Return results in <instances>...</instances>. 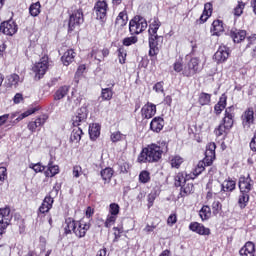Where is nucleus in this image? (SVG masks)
Wrapping results in <instances>:
<instances>
[{
  "label": "nucleus",
  "mask_w": 256,
  "mask_h": 256,
  "mask_svg": "<svg viewBox=\"0 0 256 256\" xmlns=\"http://www.w3.org/2000/svg\"><path fill=\"white\" fill-rule=\"evenodd\" d=\"M189 229L194 233H198V235H211V229L204 227L203 224L198 222H192L189 225Z\"/></svg>",
  "instance_id": "6ab92c4d"
},
{
  "label": "nucleus",
  "mask_w": 256,
  "mask_h": 256,
  "mask_svg": "<svg viewBox=\"0 0 256 256\" xmlns=\"http://www.w3.org/2000/svg\"><path fill=\"white\" fill-rule=\"evenodd\" d=\"M1 221H11V209L9 207L0 208Z\"/></svg>",
  "instance_id": "58836bf2"
},
{
  "label": "nucleus",
  "mask_w": 256,
  "mask_h": 256,
  "mask_svg": "<svg viewBox=\"0 0 256 256\" xmlns=\"http://www.w3.org/2000/svg\"><path fill=\"white\" fill-rule=\"evenodd\" d=\"M124 137L125 136L121 132L117 131L111 134V141L117 143L118 141H123Z\"/></svg>",
  "instance_id": "864d4df0"
},
{
  "label": "nucleus",
  "mask_w": 256,
  "mask_h": 256,
  "mask_svg": "<svg viewBox=\"0 0 256 256\" xmlns=\"http://www.w3.org/2000/svg\"><path fill=\"white\" fill-rule=\"evenodd\" d=\"M223 121H224L223 125L226 126L227 130L233 127V118H224Z\"/></svg>",
  "instance_id": "774afa93"
},
{
  "label": "nucleus",
  "mask_w": 256,
  "mask_h": 256,
  "mask_svg": "<svg viewBox=\"0 0 256 256\" xmlns=\"http://www.w3.org/2000/svg\"><path fill=\"white\" fill-rule=\"evenodd\" d=\"M225 107H227V96H225V94H223L218 103L214 106V111L216 113V115H221V113L223 112V109H225Z\"/></svg>",
  "instance_id": "b1692460"
},
{
  "label": "nucleus",
  "mask_w": 256,
  "mask_h": 256,
  "mask_svg": "<svg viewBox=\"0 0 256 256\" xmlns=\"http://www.w3.org/2000/svg\"><path fill=\"white\" fill-rule=\"evenodd\" d=\"M54 201L55 200L53 199V197H51V195L46 196L41 206L39 207L40 213H49V211H51V209L53 208Z\"/></svg>",
  "instance_id": "aec40b11"
},
{
  "label": "nucleus",
  "mask_w": 256,
  "mask_h": 256,
  "mask_svg": "<svg viewBox=\"0 0 256 256\" xmlns=\"http://www.w3.org/2000/svg\"><path fill=\"white\" fill-rule=\"evenodd\" d=\"M247 44L246 49L256 47V34H252L246 38Z\"/></svg>",
  "instance_id": "49530a36"
},
{
  "label": "nucleus",
  "mask_w": 256,
  "mask_h": 256,
  "mask_svg": "<svg viewBox=\"0 0 256 256\" xmlns=\"http://www.w3.org/2000/svg\"><path fill=\"white\" fill-rule=\"evenodd\" d=\"M198 103L202 106L209 105L211 103V94L205 92L200 93Z\"/></svg>",
  "instance_id": "ea45409f"
},
{
  "label": "nucleus",
  "mask_w": 256,
  "mask_h": 256,
  "mask_svg": "<svg viewBox=\"0 0 256 256\" xmlns=\"http://www.w3.org/2000/svg\"><path fill=\"white\" fill-rule=\"evenodd\" d=\"M224 31H225V28H223V21L215 20L212 23V29H211L212 35H216L217 37H219V35H221V33H223Z\"/></svg>",
  "instance_id": "393cba45"
},
{
  "label": "nucleus",
  "mask_w": 256,
  "mask_h": 256,
  "mask_svg": "<svg viewBox=\"0 0 256 256\" xmlns=\"http://www.w3.org/2000/svg\"><path fill=\"white\" fill-rule=\"evenodd\" d=\"M200 63L201 61L197 57L191 58L189 61H187L184 64L183 76L193 77V75H197V73L200 71Z\"/></svg>",
  "instance_id": "423d86ee"
},
{
  "label": "nucleus",
  "mask_w": 256,
  "mask_h": 256,
  "mask_svg": "<svg viewBox=\"0 0 256 256\" xmlns=\"http://www.w3.org/2000/svg\"><path fill=\"white\" fill-rule=\"evenodd\" d=\"M49 69V57L44 56L40 59L38 63H36L32 71L36 74V77L38 79H41L45 73H47V70Z\"/></svg>",
  "instance_id": "6e6552de"
},
{
  "label": "nucleus",
  "mask_w": 256,
  "mask_h": 256,
  "mask_svg": "<svg viewBox=\"0 0 256 256\" xmlns=\"http://www.w3.org/2000/svg\"><path fill=\"white\" fill-rule=\"evenodd\" d=\"M137 41V36L127 37L123 39V45H125V47H130V45H135Z\"/></svg>",
  "instance_id": "de8ad7c7"
},
{
  "label": "nucleus",
  "mask_w": 256,
  "mask_h": 256,
  "mask_svg": "<svg viewBox=\"0 0 256 256\" xmlns=\"http://www.w3.org/2000/svg\"><path fill=\"white\" fill-rule=\"evenodd\" d=\"M248 203H249V192H240L238 204L241 207V209H245Z\"/></svg>",
  "instance_id": "e433bc0d"
},
{
  "label": "nucleus",
  "mask_w": 256,
  "mask_h": 256,
  "mask_svg": "<svg viewBox=\"0 0 256 256\" xmlns=\"http://www.w3.org/2000/svg\"><path fill=\"white\" fill-rule=\"evenodd\" d=\"M241 256H254L255 244L253 242H247L239 251Z\"/></svg>",
  "instance_id": "5701e85b"
},
{
  "label": "nucleus",
  "mask_w": 256,
  "mask_h": 256,
  "mask_svg": "<svg viewBox=\"0 0 256 256\" xmlns=\"http://www.w3.org/2000/svg\"><path fill=\"white\" fill-rule=\"evenodd\" d=\"M159 27H161V21H159V18H154L153 22L149 25V35H157Z\"/></svg>",
  "instance_id": "f704fd0d"
},
{
  "label": "nucleus",
  "mask_w": 256,
  "mask_h": 256,
  "mask_svg": "<svg viewBox=\"0 0 256 256\" xmlns=\"http://www.w3.org/2000/svg\"><path fill=\"white\" fill-rule=\"evenodd\" d=\"M221 187L222 191H229L231 193L235 191V187H237V182H235V180L228 179L222 183Z\"/></svg>",
  "instance_id": "7c9ffc66"
},
{
  "label": "nucleus",
  "mask_w": 256,
  "mask_h": 256,
  "mask_svg": "<svg viewBox=\"0 0 256 256\" xmlns=\"http://www.w3.org/2000/svg\"><path fill=\"white\" fill-rule=\"evenodd\" d=\"M113 168H105L100 172V175L104 181V183H110L111 182V178L113 177Z\"/></svg>",
  "instance_id": "72a5a7b5"
},
{
  "label": "nucleus",
  "mask_w": 256,
  "mask_h": 256,
  "mask_svg": "<svg viewBox=\"0 0 256 256\" xmlns=\"http://www.w3.org/2000/svg\"><path fill=\"white\" fill-rule=\"evenodd\" d=\"M142 117L144 119H151L157 113V106L153 103L145 104L141 109Z\"/></svg>",
  "instance_id": "a211bd4d"
},
{
  "label": "nucleus",
  "mask_w": 256,
  "mask_h": 256,
  "mask_svg": "<svg viewBox=\"0 0 256 256\" xmlns=\"http://www.w3.org/2000/svg\"><path fill=\"white\" fill-rule=\"evenodd\" d=\"M230 37L233 39L234 43H241V41H244L247 37V32L245 30L232 29Z\"/></svg>",
  "instance_id": "4be33fe9"
},
{
  "label": "nucleus",
  "mask_w": 256,
  "mask_h": 256,
  "mask_svg": "<svg viewBox=\"0 0 256 256\" xmlns=\"http://www.w3.org/2000/svg\"><path fill=\"white\" fill-rule=\"evenodd\" d=\"M148 42L149 56L155 57L159 55V47L163 45V36H159L158 34H149Z\"/></svg>",
  "instance_id": "39448f33"
},
{
  "label": "nucleus",
  "mask_w": 256,
  "mask_h": 256,
  "mask_svg": "<svg viewBox=\"0 0 256 256\" xmlns=\"http://www.w3.org/2000/svg\"><path fill=\"white\" fill-rule=\"evenodd\" d=\"M235 108H233V106H230L228 108H226L225 110V117L224 118H229V119H233L234 115H233V111Z\"/></svg>",
  "instance_id": "69168bd1"
},
{
  "label": "nucleus",
  "mask_w": 256,
  "mask_h": 256,
  "mask_svg": "<svg viewBox=\"0 0 256 256\" xmlns=\"http://www.w3.org/2000/svg\"><path fill=\"white\" fill-rule=\"evenodd\" d=\"M83 123H87L86 107H81L80 109H78L75 115L72 117L73 127H79L80 125H83Z\"/></svg>",
  "instance_id": "9d476101"
},
{
  "label": "nucleus",
  "mask_w": 256,
  "mask_h": 256,
  "mask_svg": "<svg viewBox=\"0 0 256 256\" xmlns=\"http://www.w3.org/2000/svg\"><path fill=\"white\" fill-rule=\"evenodd\" d=\"M217 149V145L215 142H211L206 146L205 158L203 162H199L197 165L198 169H202L205 171V165L209 167V165L213 164L215 161V150Z\"/></svg>",
  "instance_id": "7ed1b4c3"
},
{
  "label": "nucleus",
  "mask_w": 256,
  "mask_h": 256,
  "mask_svg": "<svg viewBox=\"0 0 256 256\" xmlns=\"http://www.w3.org/2000/svg\"><path fill=\"white\" fill-rule=\"evenodd\" d=\"M163 127H165V121L161 117H155L152 119L150 123V129L151 131H154L155 133H159L163 130Z\"/></svg>",
  "instance_id": "412c9836"
},
{
  "label": "nucleus",
  "mask_w": 256,
  "mask_h": 256,
  "mask_svg": "<svg viewBox=\"0 0 256 256\" xmlns=\"http://www.w3.org/2000/svg\"><path fill=\"white\" fill-rule=\"evenodd\" d=\"M211 13H213V4L211 3H206L204 5V11L202 15L200 16V21L201 23H205L209 17H211Z\"/></svg>",
  "instance_id": "bb28decb"
},
{
  "label": "nucleus",
  "mask_w": 256,
  "mask_h": 256,
  "mask_svg": "<svg viewBox=\"0 0 256 256\" xmlns=\"http://www.w3.org/2000/svg\"><path fill=\"white\" fill-rule=\"evenodd\" d=\"M29 168L33 169L35 173H43V170L45 169V166H43L41 163H31L29 164Z\"/></svg>",
  "instance_id": "09e8293b"
},
{
  "label": "nucleus",
  "mask_w": 256,
  "mask_h": 256,
  "mask_svg": "<svg viewBox=\"0 0 256 256\" xmlns=\"http://www.w3.org/2000/svg\"><path fill=\"white\" fill-rule=\"evenodd\" d=\"M173 68L176 73H182L183 75V71L185 70V65H183V58L176 60L173 64Z\"/></svg>",
  "instance_id": "c03bdc74"
},
{
  "label": "nucleus",
  "mask_w": 256,
  "mask_h": 256,
  "mask_svg": "<svg viewBox=\"0 0 256 256\" xmlns=\"http://www.w3.org/2000/svg\"><path fill=\"white\" fill-rule=\"evenodd\" d=\"M9 223H11V221L0 220V235H3V233H5V229L9 227Z\"/></svg>",
  "instance_id": "680f3d73"
},
{
  "label": "nucleus",
  "mask_w": 256,
  "mask_h": 256,
  "mask_svg": "<svg viewBox=\"0 0 256 256\" xmlns=\"http://www.w3.org/2000/svg\"><path fill=\"white\" fill-rule=\"evenodd\" d=\"M69 93V86H62L56 90L54 94V101H61Z\"/></svg>",
  "instance_id": "c756f323"
},
{
  "label": "nucleus",
  "mask_w": 256,
  "mask_h": 256,
  "mask_svg": "<svg viewBox=\"0 0 256 256\" xmlns=\"http://www.w3.org/2000/svg\"><path fill=\"white\" fill-rule=\"evenodd\" d=\"M181 163H183V159L181 158V156H174L171 159V166L175 167L176 169H179V167H181Z\"/></svg>",
  "instance_id": "3c124183"
},
{
  "label": "nucleus",
  "mask_w": 256,
  "mask_h": 256,
  "mask_svg": "<svg viewBox=\"0 0 256 256\" xmlns=\"http://www.w3.org/2000/svg\"><path fill=\"white\" fill-rule=\"evenodd\" d=\"M115 221H117V217L111 214L107 217L104 226L109 229L115 223Z\"/></svg>",
  "instance_id": "5fc2aeb1"
},
{
  "label": "nucleus",
  "mask_w": 256,
  "mask_h": 256,
  "mask_svg": "<svg viewBox=\"0 0 256 256\" xmlns=\"http://www.w3.org/2000/svg\"><path fill=\"white\" fill-rule=\"evenodd\" d=\"M127 57V53L125 52V49L119 48L118 49V58H119V63L123 65L125 63V58Z\"/></svg>",
  "instance_id": "6e6d98bb"
},
{
  "label": "nucleus",
  "mask_w": 256,
  "mask_h": 256,
  "mask_svg": "<svg viewBox=\"0 0 256 256\" xmlns=\"http://www.w3.org/2000/svg\"><path fill=\"white\" fill-rule=\"evenodd\" d=\"M151 177L148 171L144 170L139 175V181L141 183H149Z\"/></svg>",
  "instance_id": "8fccbe9b"
},
{
  "label": "nucleus",
  "mask_w": 256,
  "mask_h": 256,
  "mask_svg": "<svg viewBox=\"0 0 256 256\" xmlns=\"http://www.w3.org/2000/svg\"><path fill=\"white\" fill-rule=\"evenodd\" d=\"M245 9V4L243 2H240L235 8H234V15L236 17H241L243 15V10Z\"/></svg>",
  "instance_id": "603ef678"
},
{
  "label": "nucleus",
  "mask_w": 256,
  "mask_h": 256,
  "mask_svg": "<svg viewBox=\"0 0 256 256\" xmlns=\"http://www.w3.org/2000/svg\"><path fill=\"white\" fill-rule=\"evenodd\" d=\"M90 139H97L101 135V126L99 124H92L89 126Z\"/></svg>",
  "instance_id": "2f4dec72"
},
{
  "label": "nucleus",
  "mask_w": 256,
  "mask_h": 256,
  "mask_svg": "<svg viewBox=\"0 0 256 256\" xmlns=\"http://www.w3.org/2000/svg\"><path fill=\"white\" fill-rule=\"evenodd\" d=\"M73 61H75V51H73V49H70L68 51H66L64 53V55L62 56V63L63 65H65L66 67L71 65V63H73Z\"/></svg>",
  "instance_id": "a878e982"
},
{
  "label": "nucleus",
  "mask_w": 256,
  "mask_h": 256,
  "mask_svg": "<svg viewBox=\"0 0 256 256\" xmlns=\"http://www.w3.org/2000/svg\"><path fill=\"white\" fill-rule=\"evenodd\" d=\"M108 9L109 5H107V2L105 0L97 1L94 5V14L96 15V19H98V21L104 22L105 19H107Z\"/></svg>",
  "instance_id": "0eeeda50"
},
{
  "label": "nucleus",
  "mask_w": 256,
  "mask_h": 256,
  "mask_svg": "<svg viewBox=\"0 0 256 256\" xmlns=\"http://www.w3.org/2000/svg\"><path fill=\"white\" fill-rule=\"evenodd\" d=\"M253 179H251V176H241L239 178L238 187L240 189V193H251V190L253 189Z\"/></svg>",
  "instance_id": "f8f14e48"
},
{
  "label": "nucleus",
  "mask_w": 256,
  "mask_h": 256,
  "mask_svg": "<svg viewBox=\"0 0 256 256\" xmlns=\"http://www.w3.org/2000/svg\"><path fill=\"white\" fill-rule=\"evenodd\" d=\"M70 135V141L73 143H79L81 141V135H83V130L80 127L74 126Z\"/></svg>",
  "instance_id": "c85d7f7f"
},
{
  "label": "nucleus",
  "mask_w": 256,
  "mask_h": 256,
  "mask_svg": "<svg viewBox=\"0 0 256 256\" xmlns=\"http://www.w3.org/2000/svg\"><path fill=\"white\" fill-rule=\"evenodd\" d=\"M81 175H83V168H81V166H74L73 167V177H75L76 179H79V177H81Z\"/></svg>",
  "instance_id": "bf43d9fd"
},
{
  "label": "nucleus",
  "mask_w": 256,
  "mask_h": 256,
  "mask_svg": "<svg viewBox=\"0 0 256 256\" xmlns=\"http://www.w3.org/2000/svg\"><path fill=\"white\" fill-rule=\"evenodd\" d=\"M202 221H207L211 217V208L209 206H203L199 211Z\"/></svg>",
  "instance_id": "79ce46f5"
},
{
  "label": "nucleus",
  "mask_w": 256,
  "mask_h": 256,
  "mask_svg": "<svg viewBox=\"0 0 256 256\" xmlns=\"http://www.w3.org/2000/svg\"><path fill=\"white\" fill-rule=\"evenodd\" d=\"M185 183H187V178L183 173H178L175 177V187H182Z\"/></svg>",
  "instance_id": "a18cd8bd"
},
{
  "label": "nucleus",
  "mask_w": 256,
  "mask_h": 256,
  "mask_svg": "<svg viewBox=\"0 0 256 256\" xmlns=\"http://www.w3.org/2000/svg\"><path fill=\"white\" fill-rule=\"evenodd\" d=\"M84 18H83V10L79 9L74 11L69 18L68 21V31H75L76 27H79L81 23H83Z\"/></svg>",
  "instance_id": "1a4fd4ad"
},
{
  "label": "nucleus",
  "mask_w": 256,
  "mask_h": 256,
  "mask_svg": "<svg viewBox=\"0 0 256 256\" xmlns=\"http://www.w3.org/2000/svg\"><path fill=\"white\" fill-rule=\"evenodd\" d=\"M36 111H37V108H31L22 114L15 112L12 114H8V119L10 123H13V125H15L19 123V121H23L25 117H29V115H33V113H35Z\"/></svg>",
  "instance_id": "4468645a"
},
{
  "label": "nucleus",
  "mask_w": 256,
  "mask_h": 256,
  "mask_svg": "<svg viewBox=\"0 0 256 256\" xmlns=\"http://www.w3.org/2000/svg\"><path fill=\"white\" fill-rule=\"evenodd\" d=\"M17 29V24L13 20L2 22L0 25L1 33H3L4 35H9L10 37L17 33Z\"/></svg>",
  "instance_id": "ddd939ff"
},
{
  "label": "nucleus",
  "mask_w": 256,
  "mask_h": 256,
  "mask_svg": "<svg viewBox=\"0 0 256 256\" xmlns=\"http://www.w3.org/2000/svg\"><path fill=\"white\" fill-rule=\"evenodd\" d=\"M101 99L103 101H111V99H113V89H111V88H102Z\"/></svg>",
  "instance_id": "a19ab883"
},
{
  "label": "nucleus",
  "mask_w": 256,
  "mask_h": 256,
  "mask_svg": "<svg viewBox=\"0 0 256 256\" xmlns=\"http://www.w3.org/2000/svg\"><path fill=\"white\" fill-rule=\"evenodd\" d=\"M65 233L69 235L70 233H74L78 239H83L85 235H87V230L91 229V224L85 223L83 221H75L73 218H67L65 220Z\"/></svg>",
  "instance_id": "f03ea898"
},
{
  "label": "nucleus",
  "mask_w": 256,
  "mask_h": 256,
  "mask_svg": "<svg viewBox=\"0 0 256 256\" xmlns=\"http://www.w3.org/2000/svg\"><path fill=\"white\" fill-rule=\"evenodd\" d=\"M19 75L17 74H11L7 76L6 78V87H17L19 85Z\"/></svg>",
  "instance_id": "473e14b6"
},
{
  "label": "nucleus",
  "mask_w": 256,
  "mask_h": 256,
  "mask_svg": "<svg viewBox=\"0 0 256 256\" xmlns=\"http://www.w3.org/2000/svg\"><path fill=\"white\" fill-rule=\"evenodd\" d=\"M195 187L193 186V183L184 184L181 187V195L182 197H185V195H191L193 193Z\"/></svg>",
  "instance_id": "37998d69"
},
{
  "label": "nucleus",
  "mask_w": 256,
  "mask_h": 256,
  "mask_svg": "<svg viewBox=\"0 0 256 256\" xmlns=\"http://www.w3.org/2000/svg\"><path fill=\"white\" fill-rule=\"evenodd\" d=\"M127 21H129L127 12L122 11L116 18V25H118V27H125V25H127Z\"/></svg>",
  "instance_id": "c9c22d12"
},
{
  "label": "nucleus",
  "mask_w": 256,
  "mask_h": 256,
  "mask_svg": "<svg viewBox=\"0 0 256 256\" xmlns=\"http://www.w3.org/2000/svg\"><path fill=\"white\" fill-rule=\"evenodd\" d=\"M99 52H101V50H92L90 55H91V57H94V59H96V61L101 63L103 61V55H100Z\"/></svg>",
  "instance_id": "052dcab7"
},
{
  "label": "nucleus",
  "mask_w": 256,
  "mask_h": 256,
  "mask_svg": "<svg viewBox=\"0 0 256 256\" xmlns=\"http://www.w3.org/2000/svg\"><path fill=\"white\" fill-rule=\"evenodd\" d=\"M164 146L157 144H151L146 148H143L138 156V163H157L160 161L163 152L167 151V143H162Z\"/></svg>",
  "instance_id": "f257e3e1"
},
{
  "label": "nucleus",
  "mask_w": 256,
  "mask_h": 256,
  "mask_svg": "<svg viewBox=\"0 0 256 256\" xmlns=\"http://www.w3.org/2000/svg\"><path fill=\"white\" fill-rule=\"evenodd\" d=\"M167 223L170 225V227H173V225L177 223V215L171 214L167 219Z\"/></svg>",
  "instance_id": "e2e57ef3"
},
{
  "label": "nucleus",
  "mask_w": 256,
  "mask_h": 256,
  "mask_svg": "<svg viewBox=\"0 0 256 256\" xmlns=\"http://www.w3.org/2000/svg\"><path fill=\"white\" fill-rule=\"evenodd\" d=\"M221 202L219 201H214L212 203V209H213V213H219V211H221Z\"/></svg>",
  "instance_id": "338daca9"
},
{
  "label": "nucleus",
  "mask_w": 256,
  "mask_h": 256,
  "mask_svg": "<svg viewBox=\"0 0 256 256\" xmlns=\"http://www.w3.org/2000/svg\"><path fill=\"white\" fill-rule=\"evenodd\" d=\"M255 123V112L253 111V108H248L243 114H242V125L244 129H249L251 125Z\"/></svg>",
  "instance_id": "2eb2a0df"
},
{
  "label": "nucleus",
  "mask_w": 256,
  "mask_h": 256,
  "mask_svg": "<svg viewBox=\"0 0 256 256\" xmlns=\"http://www.w3.org/2000/svg\"><path fill=\"white\" fill-rule=\"evenodd\" d=\"M44 173L46 177H55V175L59 174V166L54 165L53 161L50 160L48 163V168Z\"/></svg>",
  "instance_id": "cd10ccee"
},
{
  "label": "nucleus",
  "mask_w": 256,
  "mask_h": 256,
  "mask_svg": "<svg viewBox=\"0 0 256 256\" xmlns=\"http://www.w3.org/2000/svg\"><path fill=\"white\" fill-rule=\"evenodd\" d=\"M114 240L113 243H117V241H119V239L121 238V233H123V229L122 228H117L114 227Z\"/></svg>",
  "instance_id": "13d9d810"
},
{
  "label": "nucleus",
  "mask_w": 256,
  "mask_h": 256,
  "mask_svg": "<svg viewBox=\"0 0 256 256\" xmlns=\"http://www.w3.org/2000/svg\"><path fill=\"white\" fill-rule=\"evenodd\" d=\"M163 81L156 83L153 86V90L156 91V93H163L164 89H163Z\"/></svg>",
  "instance_id": "0e129e2a"
},
{
  "label": "nucleus",
  "mask_w": 256,
  "mask_h": 256,
  "mask_svg": "<svg viewBox=\"0 0 256 256\" xmlns=\"http://www.w3.org/2000/svg\"><path fill=\"white\" fill-rule=\"evenodd\" d=\"M47 119L49 117L45 114L40 115L35 119V121H31L28 123L27 127L31 131V133H35L39 127H43L45 123H47Z\"/></svg>",
  "instance_id": "dca6fc26"
},
{
  "label": "nucleus",
  "mask_w": 256,
  "mask_h": 256,
  "mask_svg": "<svg viewBox=\"0 0 256 256\" xmlns=\"http://www.w3.org/2000/svg\"><path fill=\"white\" fill-rule=\"evenodd\" d=\"M29 13L31 17H38V15L41 13V3L35 2L31 4L29 7Z\"/></svg>",
  "instance_id": "4c0bfd02"
},
{
  "label": "nucleus",
  "mask_w": 256,
  "mask_h": 256,
  "mask_svg": "<svg viewBox=\"0 0 256 256\" xmlns=\"http://www.w3.org/2000/svg\"><path fill=\"white\" fill-rule=\"evenodd\" d=\"M147 29V20L141 16H135L129 23V31L132 35H139Z\"/></svg>",
  "instance_id": "20e7f679"
},
{
  "label": "nucleus",
  "mask_w": 256,
  "mask_h": 256,
  "mask_svg": "<svg viewBox=\"0 0 256 256\" xmlns=\"http://www.w3.org/2000/svg\"><path fill=\"white\" fill-rule=\"evenodd\" d=\"M81 99V95L72 91L71 96H68L66 102L64 103L66 111H73L75 107L81 104Z\"/></svg>",
  "instance_id": "9b49d317"
},
{
  "label": "nucleus",
  "mask_w": 256,
  "mask_h": 256,
  "mask_svg": "<svg viewBox=\"0 0 256 256\" xmlns=\"http://www.w3.org/2000/svg\"><path fill=\"white\" fill-rule=\"evenodd\" d=\"M229 59V48L227 46H220L214 54V60L217 63H225Z\"/></svg>",
  "instance_id": "f3484780"
},
{
  "label": "nucleus",
  "mask_w": 256,
  "mask_h": 256,
  "mask_svg": "<svg viewBox=\"0 0 256 256\" xmlns=\"http://www.w3.org/2000/svg\"><path fill=\"white\" fill-rule=\"evenodd\" d=\"M119 204L117 203H112L110 204V214H112L114 217H116V215H119Z\"/></svg>",
  "instance_id": "4d7b16f0"
}]
</instances>
